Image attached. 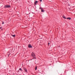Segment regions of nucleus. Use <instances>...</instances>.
Wrapping results in <instances>:
<instances>
[{
  "mask_svg": "<svg viewBox=\"0 0 75 75\" xmlns=\"http://www.w3.org/2000/svg\"><path fill=\"white\" fill-rule=\"evenodd\" d=\"M4 8H9L10 7V6L9 5H6L4 6Z\"/></svg>",
  "mask_w": 75,
  "mask_h": 75,
  "instance_id": "obj_1",
  "label": "nucleus"
},
{
  "mask_svg": "<svg viewBox=\"0 0 75 75\" xmlns=\"http://www.w3.org/2000/svg\"><path fill=\"white\" fill-rule=\"evenodd\" d=\"M31 55L33 57H35V54H34V53L32 52Z\"/></svg>",
  "mask_w": 75,
  "mask_h": 75,
  "instance_id": "obj_2",
  "label": "nucleus"
},
{
  "mask_svg": "<svg viewBox=\"0 0 75 75\" xmlns=\"http://www.w3.org/2000/svg\"><path fill=\"white\" fill-rule=\"evenodd\" d=\"M28 47L30 48H32V47H32V46L31 45L29 44L28 45Z\"/></svg>",
  "mask_w": 75,
  "mask_h": 75,
  "instance_id": "obj_3",
  "label": "nucleus"
},
{
  "mask_svg": "<svg viewBox=\"0 0 75 75\" xmlns=\"http://www.w3.org/2000/svg\"><path fill=\"white\" fill-rule=\"evenodd\" d=\"M23 69L25 70V71L26 72H27V70L26 68H24Z\"/></svg>",
  "mask_w": 75,
  "mask_h": 75,
  "instance_id": "obj_4",
  "label": "nucleus"
},
{
  "mask_svg": "<svg viewBox=\"0 0 75 75\" xmlns=\"http://www.w3.org/2000/svg\"><path fill=\"white\" fill-rule=\"evenodd\" d=\"M41 12H44L45 11L44 9H43V8L42 9H41Z\"/></svg>",
  "mask_w": 75,
  "mask_h": 75,
  "instance_id": "obj_5",
  "label": "nucleus"
},
{
  "mask_svg": "<svg viewBox=\"0 0 75 75\" xmlns=\"http://www.w3.org/2000/svg\"><path fill=\"white\" fill-rule=\"evenodd\" d=\"M62 17L63 18H64V19H66L67 18H66V17H65V16H62Z\"/></svg>",
  "mask_w": 75,
  "mask_h": 75,
  "instance_id": "obj_6",
  "label": "nucleus"
},
{
  "mask_svg": "<svg viewBox=\"0 0 75 75\" xmlns=\"http://www.w3.org/2000/svg\"><path fill=\"white\" fill-rule=\"evenodd\" d=\"M12 37H16V35H12Z\"/></svg>",
  "mask_w": 75,
  "mask_h": 75,
  "instance_id": "obj_7",
  "label": "nucleus"
},
{
  "mask_svg": "<svg viewBox=\"0 0 75 75\" xmlns=\"http://www.w3.org/2000/svg\"><path fill=\"white\" fill-rule=\"evenodd\" d=\"M38 3V1H36L35 2V5H36L37 4V3Z\"/></svg>",
  "mask_w": 75,
  "mask_h": 75,
  "instance_id": "obj_8",
  "label": "nucleus"
},
{
  "mask_svg": "<svg viewBox=\"0 0 75 75\" xmlns=\"http://www.w3.org/2000/svg\"><path fill=\"white\" fill-rule=\"evenodd\" d=\"M67 19H69V20H71V18H67Z\"/></svg>",
  "mask_w": 75,
  "mask_h": 75,
  "instance_id": "obj_9",
  "label": "nucleus"
},
{
  "mask_svg": "<svg viewBox=\"0 0 75 75\" xmlns=\"http://www.w3.org/2000/svg\"><path fill=\"white\" fill-rule=\"evenodd\" d=\"M19 70L20 71H22V69H21V68H20L19 69Z\"/></svg>",
  "mask_w": 75,
  "mask_h": 75,
  "instance_id": "obj_10",
  "label": "nucleus"
},
{
  "mask_svg": "<svg viewBox=\"0 0 75 75\" xmlns=\"http://www.w3.org/2000/svg\"><path fill=\"white\" fill-rule=\"evenodd\" d=\"M37 66L35 67V70H37Z\"/></svg>",
  "mask_w": 75,
  "mask_h": 75,
  "instance_id": "obj_11",
  "label": "nucleus"
},
{
  "mask_svg": "<svg viewBox=\"0 0 75 75\" xmlns=\"http://www.w3.org/2000/svg\"><path fill=\"white\" fill-rule=\"evenodd\" d=\"M4 22L3 21L2 23V24H4Z\"/></svg>",
  "mask_w": 75,
  "mask_h": 75,
  "instance_id": "obj_12",
  "label": "nucleus"
},
{
  "mask_svg": "<svg viewBox=\"0 0 75 75\" xmlns=\"http://www.w3.org/2000/svg\"><path fill=\"white\" fill-rule=\"evenodd\" d=\"M39 9H41V10H42V8L40 7V8H39Z\"/></svg>",
  "mask_w": 75,
  "mask_h": 75,
  "instance_id": "obj_13",
  "label": "nucleus"
},
{
  "mask_svg": "<svg viewBox=\"0 0 75 75\" xmlns=\"http://www.w3.org/2000/svg\"><path fill=\"white\" fill-rule=\"evenodd\" d=\"M2 28V27H1L0 28V29H1Z\"/></svg>",
  "mask_w": 75,
  "mask_h": 75,
  "instance_id": "obj_14",
  "label": "nucleus"
},
{
  "mask_svg": "<svg viewBox=\"0 0 75 75\" xmlns=\"http://www.w3.org/2000/svg\"><path fill=\"white\" fill-rule=\"evenodd\" d=\"M40 1H42V0H40Z\"/></svg>",
  "mask_w": 75,
  "mask_h": 75,
  "instance_id": "obj_15",
  "label": "nucleus"
},
{
  "mask_svg": "<svg viewBox=\"0 0 75 75\" xmlns=\"http://www.w3.org/2000/svg\"><path fill=\"white\" fill-rule=\"evenodd\" d=\"M48 45H50V43H48Z\"/></svg>",
  "mask_w": 75,
  "mask_h": 75,
  "instance_id": "obj_16",
  "label": "nucleus"
},
{
  "mask_svg": "<svg viewBox=\"0 0 75 75\" xmlns=\"http://www.w3.org/2000/svg\"><path fill=\"white\" fill-rule=\"evenodd\" d=\"M33 58H35V59H36V58H35V57H33Z\"/></svg>",
  "mask_w": 75,
  "mask_h": 75,
  "instance_id": "obj_17",
  "label": "nucleus"
}]
</instances>
